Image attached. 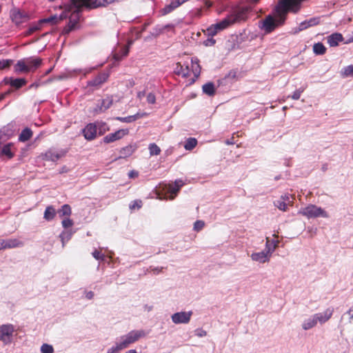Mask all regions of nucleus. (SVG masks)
I'll return each mask as SVG.
<instances>
[{
  "instance_id": "nucleus-35",
  "label": "nucleus",
  "mask_w": 353,
  "mask_h": 353,
  "mask_svg": "<svg viewBox=\"0 0 353 353\" xmlns=\"http://www.w3.org/2000/svg\"><path fill=\"white\" fill-rule=\"evenodd\" d=\"M31 136L32 131L28 128L24 129L19 136V141L23 142L26 141L30 139Z\"/></svg>"
},
{
  "instance_id": "nucleus-50",
  "label": "nucleus",
  "mask_w": 353,
  "mask_h": 353,
  "mask_svg": "<svg viewBox=\"0 0 353 353\" xmlns=\"http://www.w3.org/2000/svg\"><path fill=\"white\" fill-rule=\"evenodd\" d=\"M101 1L102 7H104V6H107L109 4H111L112 3L119 1V0H101Z\"/></svg>"
},
{
  "instance_id": "nucleus-48",
  "label": "nucleus",
  "mask_w": 353,
  "mask_h": 353,
  "mask_svg": "<svg viewBox=\"0 0 353 353\" xmlns=\"http://www.w3.org/2000/svg\"><path fill=\"white\" fill-rule=\"evenodd\" d=\"M147 101L149 103H154L156 101L155 96L152 93H149L147 96Z\"/></svg>"
},
{
  "instance_id": "nucleus-61",
  "label": "nucleus",
  "mask_w": 353,
  "mask_h": 353,
  "mask_svg": "<svg viewBox=\"0 0 353 353\" xmlns=\"http://www.w3.org/2000/svg\"><path fill=\"white\" fill-rule=\"evenodd\" d=\"M350 42H353V37L349 40Z\"/></svg>"
},
{
  "instance_id": "nucleus-54",
  "label": "nucleus",
  "mask_w": 353,
  "mask_h": 353,
  "mask_svg": "<svg viewBox=\"0 0 353 353\" xmlns=\"http://www.w3.org/2000/svg\"><path fill=\"white\" fill-rule=\"evenodd\" d=\"M348 314L350 315V319L353 322V307L350 309Z\"/></svg>"
},
{
  "instance_id": "nucleus-17",
  "label": "nucleus",
  "mask_w": 353,
  "mask_h": 353,
  "mask_svg": "<svg viewBox=\"0 0 353 353\" xmlns=\"http://www.w3.org/2000/svg\"><path fill=\"white\" fill-rule=\"evenodd\" d=\"M23 242L17 239H10L4 240L1 243L0 248L3 249L14 248L21 247Z\"/></svg>"
},
{
  "instance_id": "nucleus-24",
  "label": "nucleus",
  "mask_w": 353,
  "mask_h": 353,
  "mask_svg": "<svg viewBox=\"0 0 353 353\" xmlns=\"http://www.w3.org/2000/svg\"><path fill=\"white\" fill-rule=\"evenodd\" d=\"M73 232L71 230H65L59 235V238L62 243L63 247L65 246V243L71 239Z\"/></svg>"
},
{
  "instance_id": "nucleus-30",
  "label": "nucleus",
  "mask_w": 353,
  "mask_h": 353,
  "mask_svg": "<svg viewBox=\"0 0 353 353\" xmlns=\"http://www.w3.org/2000/svg\"><path fill=\"white\" fill-rule=\"evenodd\" d=\"M97 131L99 130V134H103L106 132L109 131L110 128L108 124L103 121L97 122Z\"/></svg>"
},
{
  "instance_id": "nucleus-59",
  "label": "nucleus",
  "mask_w": 353,
  "mask_h": 353,
  "mask_svg": "<svg viewBox=\"0 0 353 353\" xmlns=\"http://www.w3.org/2000/svg\"><path fill=\"white\" fill-rule=\"evenodd\" d=\"M143 95H144V94H143V93H141V92H140V93H139L138 97H139L140 99H141V97H142Z\"/></svg>"
},
{
  "instance_id": "nucleus-19",
  "label": "nucleus",
  "mask_w": 353,
  "mask_h": 353,
  "mask_svg": "<svg viewBox=\"0 0 353 353\" xmlns=\"http://www.w3.org/2000/svg\"><path fill=\"white\" fill-rule=\"evenodd\" d=\"M343 36L340 33H334L327 38V43L331 47H335L339 45V43L342 41Z\"/></svg>"
},
{
  "instance_id": "nucleus-23",
  "label": "nucleus",
  "mask_w": 353,
  "mask_h": 353,
  "mask_svg": "<svg viewBox=\"0 0 353 353\" xmlns=\"http://www.w3.org/2000/svg\"><path fill=\"white\" fill-rule=\"evenodd\" d=\"M279 241L278 240H270L269 237H266L265 242V249L268 251H271V254L272 255L273 252L277 248Z\"/></svg>"
},
{
  "instance_id": "nucleus-31",
  "label": "nucleus",
  "mask_w": 353,
  "mask_h": 353,
  "mask_svg": "<svg viewBox=\"0 0 353 353\" xmlns=\"http://www.w3.org/2000/svg\"><path fill=\"white\" fill-rule=\"evenodd\" d=\"M203 91L208 95H213L215 92L214 85L212 83H208L203 85Z\"/></svg>"
},
{
  "instance_id": "nucleus-4",
  "label": "nucleus",
  "mask_w": 353,
  "mask_h": 353,
  "mask_svg": "<svg viewBox=\"0 0 353 353\" xmlns=\"http://www.w3.org/2000/svg\"><path fill=\"white\" fill-rule=\"evenodd\" d=\"M201 68L199 61L196 58L191 59V68L188 65L184 66L177 63L175 68V72L183 77H190L191 82H194L200 74Z\"/></svg>"
},
{
  "instance_id": "nucleus-56",
  "label": "nucleus",
  "mask_w": 353,
  "mask_h": 353,
  "mask_svg": "<svg viewBox=\"0 0 353 353\" xmlns=\"http://www.w3.org/2000/svg\"><path fill=\"white\" fill-rule=\"evenodd\" d=\"M188 0H176V1L180 3V5L183 4V3H185Z\"/></svg>"
},
{
  "instance_id": "nucleus-5",
  "label": "nucleus",
  "mask_w": 353,
  "mask_h": 353,
  "mask_svg": "<svg viewBox=\"0 0 353 353\" xmlns=\"http://www.w3.org/2000/svg\"><path fill=\"white\" fill-rule=\"evenodd\" d=\"M298 214L308 219L329 217V214L324 209L312 204L301 208L299 210Z\"/></svg>"
},
{
  "instance_id": "nucleus-26",
  "label": "nucleus",
  "mask_w": 353,
  "mask_h": 353,
  "mask_svg": "<svg viewBox=\"0 0 353 353\" xmlns=\"http://www.w3.org/2000/svg\"><path fill=\"white\" fill-rule=\"evenodd\" d=\"M59 216L60 217H70L72 214V210L69 205H63L60 210L58 211Z\"/></svg>"
},
{
  "instance_id": "nucleus-58",
  "label": "nucleus",
  "mask_w": 353,
  "mask_h": 353,
  "mask_svg": "<svg viewBox=\"0 0 353 353\" xmlns=\"http://www.w3.org/2000/svg\"><path fill=\"white\" fill-rule=\"evenodd\" d=\"M128 53V49H125L124 51H123V55L124 56H126Z\"/></svg>"
},
{
  "instance_id": "nucleus-51",
  "label": "nucleus",
  "mask_w": 353,
  "mask_h": 353,
  "mask_svg": "<svg viewBox=\"0 0 353 353\" xmlns=\"http://www.w3.org/2000/svg\"><path fill=\"white\" fill-rule=\"evenodd\" d=\"M94 296V292L92 291L85 292V293H84L85 298L87 299H89V300L92 299Z\"/></svg>"
},
{
  "instance_id": "nucleus-57",
  "label": "nucleus",
  "mask_w": 353,
  "mask_h": 353,
  "mask_svg": "<svg viewBox=\"0 0 353 353\" xmlns=\"http://www.w3.org/2000/svg\"><path fill=\"white\" fill-rule=\"evenodd\" d=\"M125 353H137L135 350H130L127 351Z\"/></svg>"
},
{
  "instance_id": "nucleus-22",
  "label": "nucleus",
  "mask_w": 353,
  "mask_h": 353,
  "mask_svg": "<svg viewBox=\"0 0 353 353\" xmlns=\"http://www.w3.org/2000/svg\"><path fill=\"white\" fill-rule=\"evenodd\" d=\"M137 148V146L136 144H130L122 148L120 152L122 156L126 157L132 155L136 151Z\"/></svg>"
},
{
  "instance_id": "nucleus-55",
  "label": "nucleus",
  "mask_w": 353,
  "mask_h": 353,
  "mask_svg": "<svg viewBox=\"0 0 353 353\" xmlns=\"http://www.w3.org/2000/svg\"><path fill=\"white\" fill-rule=\"evenodd\" d=\"M39 28V26H32L31 28H30V32H33V31H35L37 30H38Z\"/></svg>"
},
{
  "instance_id": "nucleus-11",
  "label": "nucleus",
  "mask_w": 353,
  "mask_h": 353,
  "mask_svg": "<svg viewBox=\"0 0 353 353\" xmlns=\"http://www.w3.org/2000/svg\"><path fill=\"white\" fill-rule=\"evenodd\" d=\"M234 23V20L231 17L225 19L221 21L216 23V24L212 25L208 28V32L209 34L214 35L219 31L222 30L229 26L230 24Z\"/></svg>"
},
{
  "instance_id": "nucleus-20",
  "label": "nucleus",
  "mask_w": 353,
  "mask_h": 353,
  "mask_svg": "<svg viewBox=\"0 0 353 353\" xmlns=\"http://www.w3.org/2000/svg\"><path fill=\"white\" fill-rule=\"evenodd\" d=\"M24 60L30 61V63L27 64L28 68H30V72H32L39 68L41 65L42 61V60L39 58H28L24 59Z\"/></svg>"
},
{
  "instance_id": "nucleus-33",
  "label": "nucleus",
  "mask_w": 353,
  "mask_h": 353,
  "mask_svg": "<svg viewBox=\"0 0 353 353\" xmlns=\"http://www.w3.org/2000/svg\"><path fill=\"white\" fill-rule=\"evenodd\" d=\"M150 156H157L161 153V148L156 143H150L148 145Z\"/></svg>"
},
{
  "instance_id": "nucleus-8",
  "label": "nucleus",
  "mask_w": 353,
  "mask_h": 353,
  "mask_svg": "<svg viewBox=\"0 0 353 353\" xmlns=\"http://www.w3.org/2000/svg\"><path fill=\"white\" fill-rule=\"evenodd\" d=\"M192 311H180L175 312L171 316V320L174 324H188L190 323Z\"/></svg>"
},
{
  "instance_id": "nucleus-42",
  "label": "nucleus",
  "mask_w": 353,
  "mask_h": 353,
  "mask_svg": "<svg viewBox=\"0 0 353 353\" xmlns=\"http://www.w3.org/2000/svg\"><path fill=\"white\" fill-rule=\"evenodd\" d=\"M205 226V222L202 220H197L194 222L193 229L194 230L199 232Z\"/></svg>"
},
{
  "instance_id": "nucleus-25",
  "label": "nucleus",
  "mask_w": 353,
  "mask_h": 353,
  "mask_svg": "<svg viewBox=\"0 0 353 353\" xmlns=\"http://www.w3.org/2000/svg\"><path fill=\"white\" fill-rule=\"evenodd\" d=\"M249 9L250 8L248 7L241 8L236 13L235 18L231 17L232 19L234 20V22L236 21L245 20L246 19V14L248 13Z\"/></svg>"
},
{
  "instance_id": "nucleus-29",
  "label": "nucleus",
  "mask_w": 353,
  "mask_h": 353,
  "mask_svg": "<svg viewBox=\"0 0 353 353\" xmlns=\"http://www.w3.org/2000/svg\"><path fill=\"white\" fill-rule=\"evenodd\" d=\"M326 48L321 43H314L313 46V52L316 54H323L325 53Z\"/></svg>"
},
{
  "instance_id": "nucleus-18",
  "label": "nucleus",
  "mask_w": 353,
  "mask_h": 353,
  "mask_svg": "<svg viewBox=\"0 0 353 353\" xmlns=\"http://www.w3.org/2000/svg\"><path fill=\"white\" fill-rule=\"evenodd\" d=\"M29 61H25L24 59L19 60L14 65V70L19 73H28L30 72V68H28L27 64L29 63Z\"/></svg>"
},
{
  "instance_id": "nucleus-16",
  "label": "nucleus",
  "mask_w": 353,
  "mask_h": 353,
  "mask_svg": "<svg viewBox=\"0 0 353 353\" xmlns=\"http://www.w3.org/2000/svg\"><path fill=\"white\" fill-rule=\"evenodd\" d=\"M61 154L57 150L50 149L46 151L45 153H42L39 158L43 161L55 162L59 159Z\"/></svg>"
},
{
  "instance_id": "nucleus-21",
  "label": "nucleus",
  "mask_w": 353,
  "mask_h": 353,
  "mask_svg": "<svg viewBox=\"0 0 353 353\" xmlns=\"http://www.w3.org/2000/svg\"><path fill=\"white\" fill-rule=\"evenodd\" d=\"M319 23V18H311L309 20L305 21L300 23L299 30H303L309 27L316 26Z\"/></svg>"
},
{
  "instance_id": "nucleus-39",
  "label": "nucleus",
  "mask_w": 353,
  "mask_h": 353,
  "mask_svg": "<svg viewBox=\"0 0 353 353\" xmlns=\"http://www.w3.org/2000/svg\"><path fill=\"white\" fill-rule=\"evenodd\" d=\"M341 74L343 77H353V65H348L345 68H344L342 71Z\"/></svg>"
},
{
  "instance_id": "nucleus-3",
  "label": "nucleus",
  "mask_w": 353,
  "mask_h": 353,
  "mask_svg": "<svg viewBox=\"0 0 353 353\" xmlns=\"http://www.w3.org/2000/svg\"><path fill=\"white\" fill-rule=\"evenodd\" d=\"M334 309L328 307L326 310L305 316L301 322V327L303 331H308L314 328L318 323L325 324L332 316Z\"/></svg>"
},
{
  "instance_id": "nucleus-45",
  "label": "nucleus",
  "mask_w": 353,
  "mask_h": 353,
  "mask_svg": "<svg viewBox=\"0 0 353 353\" xmlns=\"http://www.w3.org/2000/svg\"><path fill=\"white\" fill-rule=\"evenodd\" d=\"M108 75L105 73H103L101 74L96 80H95V84H99L106 81L108 79Z\"/></svg>"
},
{
  "instance_id": "nucleus-37",
  "label": "nucleus",
  "mask_w": 353,
  "mask_h": 353,
  "mask_svg": "<svg viewBox=\"0 0 353 353\" xmlns=\"http://www.w3.org/2000/svg\"><path fill=\"white\" fill-rule=\"evenodd\" d=\"M12 19L17 23L22 22V13L19 10H13L12 12Z\"/></svg>"
},
{
  "instance_id": "nucleus-60",
  "label": "nucleus",
  "mask_w": 353,
  "mask_h": 353,
  "mask_svg": "<svg viewBox=\"0 0 353 353\" xmlns=\"http://www.w3.org/2000/svg\"><path fill=\"white\" fill-rule=\"evenodd\" d=\"M259 0H249L250 3H256Z\"/></svg>"
},
{
  "instance_id": "nucleus-46",
  "label": "nucleus",
  "mask_w": 353,
  "mask_h": 353,
  "mask_svg": "<svg viewBox=\"0 0 353 353\" xmlns=\"http://www.w3.org/2000/svg\"><path fill=\"white\" fill-rule=\"evenodd\" d=\"M142 205V202L140 200L134 201L130 205L131 209H139Z\"/></svg>"
},
{
  "instance_id": "nucleus-28",
  "label": "nucleus",
  "mask_w": 353,
  "mask_h": 353,
  "mask_svg": "<svg viewBox=\"0 0 353 353\" xmlns=\"http://www.w3.org/2000/svg\"><path fill=\"white\" fill-rule=\"evenodd\" d=\"M143 116V114H140L138 113L137 114L126 117H117L116 119L119 120L120 121H122V122H125V123H130V122H132V121L142 117Z\"/></svg>"
},
{
  "instance_id": "nucleus-49",
  "label": "nucleus",
  "mask_w": 353,
  "mask_h": 353,
  "mask_svg": "<svg viewBox=\"0 0 353 353\" xmlns=\"http://www.w3.org/2000/svg\"><path fill=\"white\" fill-rule=\"evenodd\" d=\"M302 91L300 90H297L294 92L292 95V98L294 100H297L300 98Z\"/></svg>"
},
{
  "instance_id": "nucleus-43",
  "label": "nucleus",
  "mask_w": 353,
  "mask_h": 353,
  "mask_svg": "<svg viewBox=\"0 0 353 353\" xmlns=\"http://www.w3.org/2000/svg\"><path fill=\"white\" fill-rule=\"evenodd\" d=\"M12 60L9 59L0 60V70L8 68L12 63Z\"/></svg>"
},
{
  "instance_id": "nucleus-6",
  "label": "nucleus",
  "mask_w": 353,
  "mask_h": 353,
  "mask_svg": "<svg viewBox=\"0 0 353 353\" xmlns=\"http://www.w3.org/2000/svg\"><path fill=\"white\" fill-rule=\"evenodd\" d=\"M146 336V333L144 330H132L128 332L127 334L122 336L119 341L122 344L124 348L128 347L130 344L134 343L138 341L139 339L145 337Z\"/></svg>"
},
{
  "instance_id": "nucleus-36",
  "label": "nucleus",
  "mask_w": 353,
  "mask_h": 353,
  "mask_svg": "<svg viewBox=\"0 0 353 353\" xmlns=\"http://www.w3.org/2000/svg\"><path fill=\"white\" fill-rule=\"evenodd\" d=\"M125 349L121 342L119 341L114 345L108 349L107 353H118L121 350Z\"/></svg>"
},
{
  "instance_id": "nucleus-53",
  "label": "nucleus",
  "mask_w": 353,
  "mask_h": 353,
  "mask_svg": "<svg viewBox=\"0 0 353 353\" xmlns=\"http://www.w3.org/2000/svg\"><path fill=\"white\" fill-rule=\"evenodd\" d=\"M128 176L130 178H136L138 176V172L134 170H132L129 172Z\"/></svg>"
},
{
  "instance_id": "nucleus-13",
  "label": "nucleus",
  "mask_w": 353,
  "mask_h": 353,
  "mask_svg": "<svg viewBox=\"0 0 353 353\" xmlns=\"http://www.w3.org/2000/svg\"><path fill=\"white\" fill-rule=\"evenodd\" d=\"M129 133L128 129H121L114 133H110L103 137V142L105 143H112L120 140Z\"/></svg>"
},
{
  "instance_id": "nucleus-32",
  "label": "nucleus",
  "mask_w": 353,
  "mask_h": 353,
  "mask_svg": "<svg viewBox=\"0 0 353 353\" xmlns=\"http://www.w3.org/2000/svg\"><path fill=\"white\" fill-rule=\"evenodd\" d=\"M197 144V141L194 138H189L186 140L184 148L186 150H192Z\"/></svg>"
},
{
  "instance_id": "nucleus-47",
  "label": "nucleus",
  "mask_w": 353,
  "mask_h": 353,
  "mask_svg": "<svg viewBox=\"0 0 353 353\" xmlns=\"http://www.w3.org/2000/svg\"><path fill=\"white\" fill-rule=\"evenodd\" d=\"M92 256L97 260H103V258H104V255L101 254V252L98 250H94L93 252H92Z\"/></svg>"
},
{
  "instance_id": "nucleus-52",
  "label": "nucleus",
  "mask_w": 353,
  "mask_h": 353,
  "mask_svg": "<svg viewBox=\"0 0 353 353\" xmlns=\"http://www.w3.org/2000/svg\"><path fill=\"white\" fill-rule=\"evenodd\" d=\"M196 334L199 337H203V336H206L207 332L205 330H199L196 331Z\"/></svg>"
},
{
  "instance_id": "nucleus-38",
  "label": "nucleus",
  "mask_w": 353,
  "mask_h": 353,
  "mask_svg": "<svg viewBox=\"0 0 353 353\" xmlns=\"http://www.w3.org/2000/svg\"><path fill=\"white\" fill-rule=\"evenodd\" d=\"M41 353H54V347L52 345L48 343H43L41 346Z\"/></svg>"
},
{
  "instance_id": "nucleus-14",
  "label": "nucleus",
  "mask_w": 353,
  "mask_h": 353,
  "mask_svg": "<svg viewBox=\"0 0 353 353\" xmlns=\"http://www.w3.org/2000/svg\"><path fill=\"white\" fill-rule=\"evenodd\" d=\"M183 185V183L181 180L176 181L174 185H165L166 191L168 193H170V195L169 196V197H167V196L161 197L159 194L158 198L159 199L169 198L170 199L172 200V199H174V196L177 194V192L179 190V189L181 188V187H182Z\"/></svg>"
},
{
  "instance_id": "nucleus-12",
  "label": "nucleus",
  "mask_w": 353,
  "mask_h": 353,
  "mask_svg": "<svg viewBox=\"0 0 353 353\" xmlns=\"http://www.w3.org/2000/svg\"><path fill=\"white\" fill-rule=\"evenodd\" d=\"M16 148L12 143H7L0 148V159H11L14 157Z\"/></svg>"
},
{
  "instance_id": "nucleus-10",
  "label": "nucleus",
  "mask_w": 353,
  "mask_h": 353,
  "mask_svg": "<svg viewBox=\"0 0 353 353\" xmlns=\"http://www.w3.org/2000/svg\"><path fill=\"white\" fill-rule=\"evenodd\" d=\"M293 200V196L286 193L281 195L278 200L274 202V204L279 210L285 212L288 210V206L292 205Z\"/></svg>"
},
{
  "instance_id": "nucleus-15",
  "label": "nucleus",
  "mask_w": 353,
  "mask_h": 353,
  "mask_svg": "<svg viewBox=\"0 0 353 353\" xmlns=\"http://www.w3.org/2000/svg\"><path fill=\"white\" fill-rule=\"evenodd\" d=\"M85 139L88 141L93 140L97 134V125L94 123L88 124L83 130Z\"/></svg>"
},
{
  "instance_id": "nucleus-2",
  "label": "nucleus",
  "mask_w": 353,
  "mask_h": 353,
  "mask_svg": "<svg viewBox=\"0 0 353 353\" xmlns=\"http://www.w3.org/2000/svg\"><path fill=\"white\" fill-rule=\"evenodd\" d=\"M102 7L101 0H71L70 2L64 6L65 12L59 17L54 16L40 21L39 23L47 22L57 23L68 17L67 12H72V16L70 17L69 28L70 30L74 28L79 19V12L82 8L93 9Z\"/></svg>"
},
{
  "instance_id": "nucleus-7",
  "label": "nucleus",
  "mask_w": 353,
  "mask_h": 353,
  "mask_svg": "<svg viewBox=\"0 0 353 353\" xmlns=\"http://www.w3.org/2000/svg\"><path fill=\"white\" fill-rule=\"evenodd\" d=\"M14 331V327L11 324L0 325V341L4 345L10 344L12 341Z\"/></svg>"
},
{
  "instance_id": "nucleus-9",
  "label": "nucleus",
  "mask_w": 353,
  "mask_h": 353,
  "mask_svg": "<svg viewBox=\"0 0 353 353\" xmlns=\"http://www.w3.org/2000/svg\"><path fill=\"white\" fill-rule=\"evenodd\" d=\"M250 256L252 261L260 264H264L270 261L272 254L271 251H268L265 248L264 250L260 252H253Z\"/></svg>"
},
{
  "instance_id": "nucleus-27",
  "label": "nucleus",
  "mask_w": 353,
  "mask_h": 353,
  "mask_svg": "<svg viewBox=\"0 0 353 353\" xmlns=\"http://www.w3.org/2000/svg\"><path fill=\"white\" fill-rule=\"evenodd\" d=\"M56 215V210L52 206H48L44 212L43 217L47 221L52 220Z\"/></svg>"
},
{
  "instance_id": "nucleus-41",
  "label": "nucleus",
  "mask_w": 353,
  "mask_h": 353,
  "mask_svg": "<svg viewBox=\"0 0 353 353\" xmlns=\"http://www.w3.org/2000/svg\"><path fill=\"white\" fill-rule=\"evenodd\" d=\"M61 225L65 229H68L74 225V222L70 217H65L62 220Z\"/></svg>"
},
{
  "instance_id": "nucleus-44",
  "label": "nucleus",
  "mask_w": 353,
  "mask_h": 353,
  "mask_svg": "<svg viewBox=\"0 0 353 353\" xmlns=\"http://www.w3.org/2000/svg\"><path fill=\"white\" fill-rule=\"evenodd\" d=\"M112 104V100H110V99H105L102 102V106L101 107L100 110L102 111V110H105L108 108H110V106Z\"/></svg>"
},
{
  "instance_id": "nucleus-40",
  "label": "nucleus",
  "mask_w": 353,
  "mask_h": 353,
  "mask_svg": "<svg viewBox=\"0 0 353 353\" xmlns=\"http://www.w3.org/2000/svg\"><path fill=\"white\" fill-rule=\"evenodd\" d=\"M26 81L24 79H12L10 81L11 85L19 88L23 85H25Z\"/></svg>"
},
{
  "instance_id": "nucleus-34",
  "label": "nucleus",
  "mask_w": 353,
  "mask_h": 353,
  "mask_svg": "<svg viewBox=\"0 0 353 353\" xmlns=\"http://www.w3.org/2000/svg\"><path fill=\"white\" fill-rule=\"evenodd\" d=\"M179 6H180V3L176 1V0L172 1L168 6H165L163 8V14H168V13L170 12L171 11H172L174 9L179 7Z\"/></svg>"
},
{
  "instance_id": "nucleus-1",
  "label": "nucleus",
  "mask_w": 353,
  "mask_h": 353,
  "mask_svg": "<svg viewBox=\"0 0 353 353\" xmlns=\"http://www.w3.org/2000/svg\"><path fill=\"white\" fill-rule=\"evenodd\" d=\"M305 0H280L276 8L274 16H268L260 27L266 33H270L277 26L281 25L288 12H296L301 8V3Z\"/></svg>"
}]
</instances>
